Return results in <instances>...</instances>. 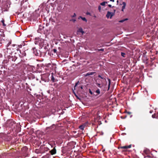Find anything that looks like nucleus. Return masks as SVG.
<instances>
[{
	"label": "nucleus",
	"instance_id": "79ce46f5",
	"mask_svg": "<svg viewBox=\"0 0 158 158\" xmlns=\"http://www.w3.org/2000/svg\"><path fill=\"white\" fill-rule=\"evenodd\" d=\"M81 89H82V86H81Z\"/></svg>",
	"mask_w": 158,
	"mask_h": 158
},
{
	"label": "nucleus",
	"instance_id": "9d476101",
	"mask_svg": "<svg viewBox=\"0 0 158 158\" xmlns=\"http://www.w3.org/2000/svg\"><path fill=\"white\" fill-rule=\"evenodd\" d=\"M108 80L109 81L108 90H109L110 88V80L109 78H108Z\"/></svg>",
	"mask_w": 158,
	"mask_h": 158
},
{
	"label": "nucleus",
	"instance_id": "aec40b11",
	"mask_svg": "<svg viewBox=\"0 0 158 158\" xmlns=\"http://www.w3.org/2000/svg\"><path fill=\"white\" fill-rule=\"evenodd\" d=\"M11 44V41H10L8 42L7 45V46L8 47Z\"/></svg>",
	"mask_w": 158,
	"mask_h": 158
},
{
	"label": "nucleus",
	"instance_id": "393cba45",
	"mask_svg": "<svg viewBox=\"0 0 158 158\" xmlns=\"http://www.w3.org/2000/svg\"><path fill=\"white\" fill-rule=\"evenodd\" d=\"M104 51V49H103V48H101V49H98V51Z\"/></svg>",
	"mask_w": 158,
	"mask_h": 158
},
{
	"label": "nucleus",
	"instance_id": "2f4dec72",
	"mask_svg": "<svg viewBox=\"0 0 158 158\" xmlns=\"http://www.w3.org/2000/svg\"><path fill=\"white\" fill-rule=\"evenodd\" d=\"M78 82H77V83H76L75 84V86H74L75 87H76L77 85L78 84Z\"/></svg>",
	"mask_w": 158,
	"mask_h": 158
},
{
	"label": "nucleus",
	"instance_id": "7c9ffc66",
	"mask_svg": "<svg viewBox=\"0 0 158 158\" xmlns=\"http://www.w3.org/2000/svg\"><path fill=\"white\" fill-rule=\"evenodd\" d=\"M155 115L154 114L152 115V118H156Z\"/></svg>",
	"mask_w": 158,
	"mask_h": 158
},
{
	"label": "nucleus",
	"instance_id": "2eb2a0df",
	"mask_svg": "<svg viewBox=\"0 0 158 158\" xmlns=\"http://www.w3.org/2000/svg\"><path fill=\"white\" fill-rule=\"evenodd\" d=\"M127 19H123V20H120L119 21V23H123V22H124V21L127 20Z\"/></svg>",
	"mask_w": 158,
	"mask_h": 158
},
{
	"label": "nucleus",
	"instance_id": "f8f14e48",
	"mask_svg": "<svg viewBox=\"0 0 158 158\" xmlns=\"http://www.w3.org/2000/svg\"><path fill=\"white\" fill-rule=\"evenodd\" d=\"M43 28V27H42L41 26H40L39 27V29L38 30V32H40V33L41 32L40 31H41L42 29Z\"/></svg>",
	"mask_w": 158,
	"mask_h": 158
},
{
	"label": "nucleus",
	"instance_id": "f704fd0d",
	"mask_svg": "<svg viewBox=\"0 0 158 158\" xmlns=\"http://www.w3.org/2000/svg\"><path fill=\"white\" fill-rule=\"evenodd\" d=\"M86 14L87 15H90V14L89 12H87Z\"/></svg>",
	"mask_w": 158,
	"mask_h": 158
},
{
	"label": "nucleus",
	"instance_id": "412c9836",
	"mask_svg": "<svg viewBox=\"0 0 158 158\" xmlns=\"http://www.w3.org/2000/svg\"><path fill=\"white\" fill-rule=\"evenodd\" d=\"M97 85L98 86V87H100V88H101V84L99 83H97Z\"/></svg>",
	"mask_w": 158,
	"mask_h": 158
},
{
	"label": "nucleus",
	"instance_id": "20e7f679",
	"mask_svg": "<svg viewBox=\"0 0 158 158\" xmlns=\"http://www.w3.org/2000/svg\"><path fill=\"white\" fill-rule=\"evenodd\" d=\"M56 150L55 148H54L52 150L50 151V152L51 154L52 155L55 154L56 153Z\"/></svg>",
	"mask_w": 158,
	"mask_h": 158
},
{
	"label": "nucleus",
	"instance_id": "6ab92c4d",
	"mask_svg": "<svg viewBox=\"0 0 158 158\" xmlns=\"http://www.w3.org/2000/svg\"><path fill=\"white\" fill-rule=\"evenodd\" d=\"M51 80L52 81H53V82H54V80H55V78L54 77H53V76L52 75V78H51Z\"/></svg>",
	"mask_w": 158,
	"mask_h": 158
},
{
	"label": "nucleus",
	"instance_id": "e433bc0d",
	"mask_svg": "<svg viewBox=\"0 0 158 158\" xmlns=\"http://www.w3.org/2000/svg\"><path fill=\"white\" fill-rule=\"evenodd\" d=\"M40 41H38V43L37 44H38V45H39V43H40Z\"/></svg>",
	"mask_w": 158,
	"mask_h": 158
},
{
	"label": "nucleus",
	"instance_id": "39448f33",
	"mask_svg": "<svg viewBox=\"0 0 158 158\" xmlns=\"http://www.w3.org/2000/svg\"><path fill=\"white\" fill-rule=\"evenodd\" d=\"M95 72H88L86 73L85 74V77H87L88 76L92 75L94 74Z\"/></svg>",
	"mask_w": 158,
	"mask_h": 158
},
{
	"label": "nucleus",
	"instance_id": "9b49d317",
	"mask_svg": "<svg viewBox=\"0 0 158 158\" xmlns=\"http://www.w3.org/2000/svg\"><path fill=\"white\" fill-rule=\"evenodd\" d=\"M98 77L102 79L106 80V77L105 76H101V75H99Z\"/></svg>",
	"mask_w": 158,
	"mask_h": 158
},
{
	"label": "nucleus",
	"instance_id": "4c0bfd02",
	"mask_svg": "<svg viewBox=\"0 0 158 158\" xmlns=\"http://www.w3.org/2000/svg\"><path fill=\"white\" fill-rule=\"evenodd\" d=\"M127 113L129 114H131V112H127Z\"/></svg>",
	"mask_w": 158,
	"mask_h": 158
},
{
	"label": "nucleus",
	"instance_id": "7ed1b4c3",
	"mask_svg": "<svg viewBox=\"0 0 158 158\" xmlns=\"http://www.w3.org/2000/svg\"><path fill=\"white\" fill-rule=\"evenodd\" d=\"M32 50H33V52L35 54V55L36 56H38L39 53L38 52V51L35 49V48H32Z\"/></svg>",
	"mask_w": 158,
	"mask_h": 158
},
{
	"label": "nucleus",
	"instance_id": "0eeeda50",
	"mask_svg": "<svg viewBox=\"0 0 158 158\" xmlns=\"http://www.w3.org/2000/svg\"><path fill=\"white\" fill-rule=\"evenodd\" d=\"M77 32L81 33L82 35H83L84 33V31L83 30V29L81 28L79 29Z\"/></svg>",
	"mask_w": 158,
	"mask_h": 158
},
{
	"label": "nucleus",
	"instance_id": "bb28decb",
	"mask_svg": "<svg viewBox=\"0 0 158 158\" xmlns=\"http://www.w3.org/2000/svg\"><path fill=\"white\" fill-rule=\"evenodd\" d=\"M89 93L91 94H92V95L93 94V92H92V91L90 89H89Z\"/></svg>",
	"mask_w": 158,
	"mask_h": 158
},
{
	"label": "nucleus",
	"instance_id": "cd10ccee",
	"mask_svg": "<svg viewBox=\"0 0 158 158\" xmlns=\"http://www.w3.org/2000/svg\"><path fill=\"white\" fill-rule=\"evenodd\" d=\"M76 16V14L75 13H74L73 15L72 16V17H74Z\"/></svg>",
	"mask_w": 158,
	"mask_h": 158
},
{
	"label": "nucleus",
	"instance_id": "a211bd4d",
	"mask_svg": "<svg viewBox=\"0 0 158 158\" xmlns=\"http://www.w3.org/2000/svg\"><path fill=\"white\" fill-rule=\"evenodd\" d=\"M120 148L122 149H127V146H122L120 147Z\"/></svg>",
	"mask_w": 158,
	"mask_h": 158
},
{
	"label": "nucleus",
	"instance_id": "37998d69",
	"mask_svg": "<svg viewBox=\"0 0 158 158\" xmlns=\"http://www.w3.org/2000/svg\"><path fill=\"white\" fill-rule=\"evenodd\" d=\"M48 128H51V127H49Z\"/></svg>",
	"mask_w": 158,
	"mask_h": 158
},
{
	"label": "nucleus",
	"instance_id": "473e14b6",
	"mask_svg": "<svg viewBox=\"0 0 158 158\" xmlns=\"http://www.w3.org/2000/svg\"><path fill=\"white\" fill-rule=\"evenodd\" d=\"M108 6L109 7H112V6L111 5H110V4H109L108 5Z\"/></svg>",
	"mask_w": 158,
	"mask_h": 158
},
{
	"label": "nucleus",
	"instance_id": "c9c22d12",
	"mask_svg": "<svg viewBox=\"0 0 158 158\" xmlns=\"http://www.w3.org/2000/svg\"><path fill=\"white\" fill-rule=\"evenodd\" d=\"M152 112H153L152 110H150V113H152Z\"/></svg>",
	"mask_w": 158,
	"mask_h": 158
},
{
	"label": "nucleus",
	"instance_id": "f03ea898",
	"mask_svg": "<svg viewBox=\"0 0 158 158\" xmlns=\"http://www.w3.org/2000/svg\"><path fill=\"white\" fill-rule=\"evenodd\" d=\"M113 13H111L109 11H108L106 15V17L107 18H109V17L110 18H111L113 16Z\"/></svg>",
	"mask_w": 158,
	"mask_h": 158
},
{
	"label": "nucleus",
	"instance_id": "1a4fd4ad",
	"mask_svg": "<svg viewBox=\"0 0 158 158\" xmlns=\"http://www.w3.org/2000/svg\"><path fill=\"white\" fill-rule=\"evenodd\" d=\"M85 127V125H80V126H79V129H80L81 130H83L84 129V128Z\"/></svg>",
	"mask_w": 158,
	"mask_h": 158
},
{
	"label": "nucleus",
	"instance_id": "4be33fe9",
	"mask_svg": "<svg viewBox=\"0 0 158 158\" xmlns=\"http://www.w3.org/2000/svg\"><path fill=\"white\" fill-rule=\"evenodd\" d=\"M53 51L54 53H56L57 51V50L56 49H53Z\"/></svg>",
	"mask_w": 158,
	"mask_h": 158
},
{
	"label": "nucleus",
	"instance_id": "6e6552de",
	"mask_svg": "<svg viewBox=\"0 0 158 158\" xmlns=\"http://www.w3.org/2000/svg\"><path fill=\"white\" fill-rule=\"evenodd\" d=\"M80 18L83 21H85V22H87V20L85 17H83L81 16H80L78 19H80Z\"/></svg>",
	"mask_w": 158,
	"mask_h": 158
},
{
	"label": "nucleus",
	"instance_id": "4468645a",
	"mask_svg": "<svg viewBox=\"0 0 158 158\" xmlns=\"http://www.w3.org/2000/svg\"><path fill=\"white\" fill-rule=\"evenodd\" d=\"M106 3H107V2H102L100 4L102 6H104L105 5V4Z\"/></svg>",
	"mask_w": 158,
	"mask_h": 158
},
{
	"label": "nucleus",
	"instance_id": "5701e85b",
	"mask_svg": "<svg viewBox=\"0 0 158 158\" xmlns=\"http://www.w3.org/2000/svg\"><path fill=\"white\" fill-rule=\"evenodd\" d=\"M127 117V116L126 115L124 116H121V118L122 119H125V118Z\"/></svg>",
	"mask_w": 158,
	"mask_h": 158
},
{
	"label": "nucleus",
	"instance_id": "dca6fc26",
	"mask_svg": "<svg viewBox=\"0 0 158 158\" xmlns=\"http://www.w3.org/2000/svg\"><path fill=\"white\" fill-rule=\"evenodd\" d=\"M1 21L2 22V23L3 25L4 26H6V25L4 23V20L2 19Z\"/></svg>",
	"mask_w": 158,
	"mask_h": 158
},
{
	"label": "nucleus",
	"instance_id": "72a5a7b5",
	"mask_svg": "<svg viewBox=\"0 0 158 158\" xmlns=\"http://www.w3.org/2000/svg\"><path fill=\"white\" fill-rule=\"evenodd\" d=\"M72 20L74 22H75L76 21V20L75 19H73Z\"/></svg>",
	"mask_w": 158,
	"mask_h": 158
},
{
	"label": "nucleus",
	"instance_id": "c85d7f7f",
	"mask_svg": "<svg viewBox=\"0 0 158 158\" xmlns=\"http://www.w3.org/2000/svg\"><path fill=\"white\" fill-rule=\"evenodd\" d=\"M101 9V7L100 6H99L98 7V10L100 11Z\"/></svg>",
	"mask_w": 158,
	"mask_h": 158
},
{
	"label": "nucleus",
	"instance_id": "58836bf2",
	"mask_svg": "<svg viewBox=\"0 0 158 158\" xmlns=\"http://www.w3.org/2000/svg\"><path fill=\"white\" fill-rule=\"evenodd\" d=\"M110 1H111V2H114V0H110Z\"/></svg>",
	"mask_w": 158,
	"mask_h": 158
},
{
	"label": "nucleus",
	"instance_id": "ddd939ff",
	"mask_svg": "<svg viewBox=\"0 0 158 158\" xmlns=\"http://www.w3.org/2000/svg\"><path fill=\"white\" fill-rule=\"evenodd\" d=\"M95 93H96L97 94L96 95H98L100 94V89H97L95 92Z\"/></svg>",
	"mask_w": 158,
	"mask_h": 158
},
{
	"label": "nucleus",
	"instance_id": "a878e982",
	"mask_svg": "<svg viewBox=\"0 0 158 158\" xmlns=\"http://www.w3.org/2000/svg\"><path fill=\"white\" fill-rule=\"evenodd\" d=\"M18 46L19 47V48H17V50H18V49L19 48H21L22 46L21 45H18Z\"/></svg>",
	"mask_w": 158,
	"mask_h": 158
},
{
	"label": "nucleus",
	"instance_id": "423d86ee",
	"mask_svg": "<svg viewBox=\"0 0 158 158\" xmlns=\"http://www.w3.org/2000/svg\"><path fill=\"white\" fill-rule=\"evenodd\" d=\"M123 6L122 7V11H123L125 9L126 6V3L125 2H123Z\"/></svg>",
	"mask_w": 158,
	"mask_h": 158
},
{
	"label": "nucleus",
	"instance_id": "f257e3e1",
	"mask_svg": "<svg viewBox=\"0 0 158 158\" xmlns=\"http://www.w3.org/2000/svg\"><path fill=\"white\" fill-rule=\"evenodd\" d=\"M38 41H40L39 45V46L42 48L44 47L45 44V42L46 40L44 39L40 38H35V44H37L38 42Z\"/></svg>",
	"mask_w": 158,
	"mask_h": 158
},
{
	"label": "nucleus",
	"instance_id": "c756f323",
	"mask_svg": "<svg viewBox=\"0 0 158 158\" xmlns=\"http://www.w3.org/2000/svg\"><path fill=\"white\" fill-rule=\"evenodd\" d=\"M121 54L122 56H124V55L125 54L123 52H121Z\"/></svg>",
	"mask_w": 158,
	"mask_h": 158
},
{
	"label": "nucleus",
	"instance_id": "a19ab883",
	"mask_svg": "<svg viewBox=\"0 0 158 158\" xmlns=\"http://www.w3.org/2000/svg\"><path fill=\"white\" fill-rule=\"evenodd\" d=\"M117 3H118V0H117Z\"/></svg>",
	"mask_w": 158,
	"mask_h": 158
},
{
	"label": "nucleus",
	"instance_id": "ea45409f",
	"mask_svg": "<svg viewBox=\"0 0 158 158\" xmlns=\"http://www.w3.org/2000/svg\"><path fill=\"white\" fill-rule=\"evenodd\" d=\"M15 46V44H13V46Z\"/></svg>",
	"mask_w": 158,
	"mask_h": 158
},
{
	"label": "nucleus",
	"instance_id": "b1692460",
	"mask_svg": "<svg viewBox=\"0 0 158 158\" xmlns=\"http://www.w3.org/2000/svg\"><path fill=\"white\" fill-rule=\"evenodd\" d=\"M131 145H129L128 146H127V149L131 148Z\"/></svg>",
	"mask_w": 158,
	"mask_h": 158
},
{
	"label": "nucleus",
	"instance_id": "f3484780",
	"mask_svg": "<svg viewBox=\"0 0 158 158\" xmlns=\"http://www.w3.org/2000/svg\"><path fill=\"white\" fill-rule=\"evenodd\" d=\"M143 152L146 153H148L149 152V150L148 149H145L144 150Z\"/></svg>",
	"mask_w": 158,
	"mask_h": 158
}]
</instances>
